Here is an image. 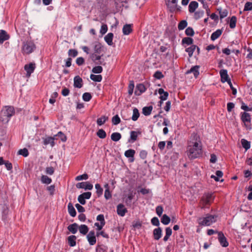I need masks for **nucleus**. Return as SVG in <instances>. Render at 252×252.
I'll return each mask as SVG.
<instances>
[{
  "instance_id": "680f3d73",
  "label": "nucleus",
  "mask_w": 252,
  "mask_h": 252,
  "mask_svg": "<svg viewBox=\"0 0 252 252\" xmlns=\"http://www.w3.org/2000/svg\"><path fill=\"white\" fill-rule=\"evenodd\" d=\"M235 108V104L233 102H228L227 104V110L228 113L232 112V110Z\"/></svg>"
},
{
  "instance_id": "bf43d9fd",
  "label": "nucleus",
  "mask_w": 252,
  "mask_h": 252,
  "mask_svg": "<svg viewBox=\"0 0 252 252\" xmlns=\"http://www.w3.org/2000/svg\"><path fill=\"white\" fill-rule=\"evenodd\" d=\"M58 96V94L57 92L53 93L51 96V98L49 99V103L53 104L56 102V98Z\"/></svg>"
},
{
  "instance_id": "ddd939ff",
  "label": "nucleus",
  "mask_w": 252,
  "mask_h": 252,
  "mask_svg": "<svg viewBox=\"0 0 252 252\" xmlns=\"http://www.w3.org/2000/svg\"><path fill=\"white\" fill-rule=\"evenodd\" d=\"M157 92L160 95L159 98L161 101L165 100L167 99L169 95V94L167 92H165L162 88H159L158 91L156 90L155 92V95L157 94Z\"/></svg>"
},
{
  "instance_id": "e433bc0d",
  "label": "nucleus",
  "mask_w": 252,
  "mask_h": 252,
  "mask_svg": "<svg viewBox=\"0 0 252 252\" xmlns=\"http://www.w3.org/2000/svg\"><path fill=\"white\" fill-rule=\"evenodd\" d=\"M193 39L189 37H184L183 38L182 43L183 44H187V45H193Z\"/></svg>"
},
{
  "instance_id": "603ef678",
  "label": "nucleus",
  "mask_w": 252,
  "mask_h": 252,
  "mask_svg": "<svg viewBox=\"0 0 252 252\" xmlns=\"http://www.w3.org/2000/svg\"><path fill=\"white\" fill-rule=\"evenodd\" d=\"M18 153L19 155H22L24 157H27L29 155V153L28 149L25 148L19 150L18 152Z\"/></svg>"
},
{
  "instance_id": "c85d7f7f",
  "label": "nucleus",
  "mask_w": 252,
  "mask_h": 252,
  "mask_svg": "<svg viewBox=\"0 0 252 252\" xmlns=\"http://www.w3.org/2000/svg\"><path fill=\"white\" fill-rule=\"evenodd\" d=\"M222 30L220 29H218L216 30L215 32L212 33L211 36V39L213 41L215 40L217 38H218L220 35L222 33Z\"/></svg>"
},
{
  "instance_id": "39448f33",
  "label": "nucleus",
  "mask_w": 252,
  "mask_h": 252,
  "mask_svg": "<svg viewBox=\"0 0 252 252\" xmlns=\"http://www.w3.org/2000/svg\"><path fill=\"white\" fill-rule=\"evenodd\" d=\"M35 48V46L32 42L27 41L24 44L22 51L24 54H30L33 51Z\"/></svg>"
},
{
  "instance_id": "09e8293b",
  "label": "nucleus",
  "mask_w": 252,
  "mask_h": 252,
  "mask_svg": "<svg viewBox=\"0 0 252 252\" xmlns=\"http://www.w3.org/2000/svg\"><path fill=\"white\" fill-rule=\"evenodd\" d=\"M107 247L103 246V245H97L96 247V252H107Z\"/></svg>"
},
{
  "instance_id": "20e7f679",
  "label": "nucleus",
  "mask_w": 252,
  "mask_h": 252,
  "mask_svg": "<svg viewBox=\"0 0 252 252\" xmlns=\"http://www.w3.org/2000/svg\"><path fill=\"white\" fill-rule=\"evenodd\" d=\"M215 196L212 192L204 193L201 199L204 206L210 205L214 201Z\"/></svg>"
},
{
  "instance_id": "4d7b16f0",
  "label": "nucleus",
  "mask_w": 252,
  "mask_h": 252,
  "mask_svg": "<svg viewBox=\"0 0 252 252\" xmlns=\"http://www.w3.org/2000/svg\"><path fill=\"white\" fill-rule=\"evenodd\" d=\"M185 33L188 36H192L194 34V32L191 27H189L186 29Z\"/></svg>"
},
{
  "instance_id": "a18cd8bd",
  "label": "nucleus",
  "mask_w": 252,
  "mask_h": 252,
  "mask_svg": "<svg viewBox=\"0 0 252 252\" xmlns=\"http://www.w3.org/2000/svg\"><path fill=\"white\" fill-rule=\"evenodd\" d=\"M78 52L76 49H70L68 51V55L70 58H75L78 55Z\"/></svg>"
},
{
  "instance_id": "79ce46f5",
  "label": "nucleus",
  "mask_w": 252,
  "mask_h": 252,
  "mask_svg": "<svg viewBox=\"0 0 252 252\" xmlns=\"http://www.w3.org/2000/svg\"><path fill=\"white\" fill-rule=\"evenodd\" d=\"M94 53L100 54L102 50L101 44L99 42L96 43L94 47Z\"/></svg>"
},
{
  "instance_id": "4c0bfd02",
  "label": "nucleus",
  "mask_w": 252,
  "mask_h": 252,
  "mask_svg": "<svg viewBox=\"0 0 252 252\" xmlns=\"http://www.w3.org/2000/svg\"><path fill=\"white\" fill-rule=\"evenodd\" d=\"M95 188L96 189V193L98 197L101 196L103 194V189L99 184L95 185Z\"/></svg>"
},
{
  "instance_id": "c756f323",
  "label": "nucleus",
  "mask_w": 252,
  "mask_h": 252,
  "mask_svg": "<svg viewBox=\"0 0 252 252\" xmlns=\"http://www.w3.org/2000/svg\"><path fill=\"white\" fill-rule=\"evenodd\" d=\"M153 109L152 105L144 107L142 109V113L145 116H149L151 114Z\"/></svg>"
},
{
  "instance_id": "0e129e2a",
  "label": "nucleus",
  "mask_w": 252,
  "mask_h": 252,
  "mask_svg": "<svg viewBox=\"0 0 252 252\" xmlns=\"http://www.w3.org/2000/svg\"><path fill=\"white\" fill-rule=\"evenodd\" d=\"M153 76L157 79H161V78L164 77V76L162 74V72L158 70L155 72Z\"/></svg>"
},
{
  "instance_id": "338daca9",
  "label": "nucleus",
  "mask_w": 252,
  "mask_h": 252,
  "mask_svg": "<svg viewBox=\"0 0 252 252\" xmlns=\"http://www.w3.org/2000/svg\"><path fill=\"white\" fill-rule=\"evenodd\" d=\"M96 220L99 221L100 223H101V224H105V221L103 214L98 215L96 217Z\"/></svg>"
},
{
  "instance_id": "cd10ccee",
  "label": "nucleus",
  "mask_w": 252,
  "mask_h": 252,
  "mask_svg": "<svg viewBox=\"0 0 252 252\" xmlns=\"http://www.w3.org/2000/svg\"><path fill=\"white\" fill-rule=\"evenodd\" d=\"M76 236L75 235H70L68 237L67 240L69 245L70 247H74L76 245Z\"/></svg>"
},
{
  "instance_id": "9d476101",
  "label": "nucleus",
  "mask_w": 252,
  "mask_h": 252,
  "mask_svg": "<svg viewBox=\"0 0 252 252\" xmlns=\"http://www.w3.org/2000/svg\"><path fill=\"white\" fill-rule=\"evenodd\" d=\"M87 239L89 244L91 246L94 245L96 243V239L94 230H91L88 233L87 235Z\"/></svg>"
},
{
  "instance_id": "473e14b6",
  "label": "nucleus",
  "mask_w": 252,
  "mask_h": 252,
  "mask_svg": "<svg viewBox=\"0 0 252 252\" xmlns=\"http://www.w3.org/2000/svg\"><path fill=\"white\" fill-rule=\"evenodd\" d=\"M122 138V135L119 132H113L111 135V138L112 141L117 142Z\"/></svg>"
},
{
  "instance_id": "5fc2aeb1",
  "label": "nucleus",
  "mask_w": 252,
  "mask_h": 252,
  "mask_svg": "<svg viewBox=\"0 0 252 252\" xmlns=\"http://www.w3.org/2000/svg\"><path fill=\"white\" fill-rule=\"evenodd\" d=\"M55 137H59L63 142H65L67 140L66 136L62 131H59L58 133L54 135Z\"/></svg>"
},
{
  "instance_id": "c9c22d12",
  "label": "nucleus",
  "mask_w": 252,
  "mask_h": 252,
  "mask_svg": "<svg viewBox=\"0 0 252 252\" xmlns=\"http://www.w3.org/2000/svg\"><path fill=\"white\" fill-rule=\"evenodd\" d=\"M108 119V117L106 116H102L100 118H98L96 121V123L98 126H102L103 125Z\"/></svg>"
},
{
  "instance_id": "bb28decb",
  "label": "nucleus",
  "mask_w": 252,
  "mask_h": 252,
  "mask_svg": "<svg viewBox=\"0 0 252 252\" xmlns=\"http://www.w3.org/2000/svg\"><path fill=\"white\" fill-rule=\"evenodd\" d=\"M78 229L80 233L83 235H86L89 231V227L86 224H81L78 226Z\"/></svg>"
},
{
  "instance_id": "ea45409f",
  "label": "nucleus",
  "mask_w": 252,
  "mask_h": 252,
  "mask_svg": "<svg viewBox=\"0 0 252 252\" xmlns=\"http://www.w3.org/2000/svg\"><path fill=\"white\" fill-rule=\"evenodd\" d=\"M170 218L166 214H164L161 218V222L164 225L168 224L170 222Z\"/></svg>"
},
{
  "instance_id": "0eeeda50",
  "label": "nucleus",
  "mask_w": 252,
  "mask_h": 252,
  "mask_svg": "<svg viewBox=\"0 0 252 252\" xmlns=\"http://www.w3.org/2000/svg\"><path fill=\"white\" fill-rule=\"evenodd\" d=\"M57 139L54 136H45L42 138V143L44 145L47 146L50 144L51 147H53L55 145V140Z\"/></svg>"
},
{
  "instance_id": "aec40b11",
  "label": "nucleus",
  "mask_w": 252,
  "mask_h": 252,
  "mask_svg": "<svg viewBox=\"0 0 252 252\" xmlns=\"http://www.w3.org/2000/svg\"><path fill=\"white\" fill-rule=\"evenodd\" d=\"M9 35L4 30H0V44H2L4 41L9 38Z\"/></svg>"
},
{
  "instance_id": "2f4dec72",
  "label": "nucleus",
  "mask_w": 252,
  "mask_h": 252,
  "mask_svg": "<svg viewBox=\"0 0 252 252\" xmlns=\"http://www.w3.org/2000/svg\"><path fill=\"white\" fill-rule=\"evenodd\" d=\"M197 46L195 45H191L190 47L187 48L185 51L188 53L189 57L192 56L193 53L194 52Z\"/></svg>"
},
{
  "instance_id": "423d86ee",
  "label": "nucleus",
  "mask_w": 252,
  "mask_h": 252,
  "mask_svg": "<svg viewBox=\"0 0 252 252\" xmlns=\"http://www.w3.org/2000/svg\"><path fill=\"white\" fill-rule=\"evenodd\" d=\"M35 67V64L33 63H31L29 64H26L25 65L24 69L26 71V76L27 77L31 76L32 73L34 72Z\"/></svg>"
},
{
  "instance_id": "69168bd1",
  "label": "nucleus",
  "mask_w": 252,
  "mask_h": 252,
  "mask_svg": "<svg viewBox=\"0 0 252 252\" xmlns=\"http://www.w3.org/2000/svg\"><path fill=\"white\" fill-rule=\"evenodd\" d=\"M46 189L50 192V194L53 195L55 191V186L53 185L50 186H48Z\"/></svg>"
},
{
  "instance_id": "3c124183",
  "label": "nucleus",
  "mask_w": 252,
  "mask_h": 252,
  "mask_svg": "<svg viewBox=\"0 0 252 252\" xmlns=\"http://www.w3.org/2000/svg\"><path fill=\"white\" fill-rule=\"evenodd\" d=\"M204 14V12L203 10H198L194 12V18L195 20H198L199 18L203 17Z\"/></svg>"
},
{
  "instance_id": "4468645a",
  "label": "nucleus",
  "mask_w": 252,
  "mask_h": 252,
  "mask_svg": "<svg viewBox=\"0 0 252 252\" xmlns=\"http://www.w3.org/2000/svg\"><path fill=\"white\" fill-rule=\"evenodd\" d=\"M135 154V151L133 149H129L125 151V156L126 157L128 158L129 162H132L134 160V155Z\"/></svg>"
},
{
  "instance_id": "6ab92c4d",
  "label": "nucleus",
  "mask_w": 252,
  "mask_h": 252,
  "mask_svg": "<svg viewBox=\"0 0 252 252\" xmlns=\"http://www.w3.org/2000/svg\"><path fill=\"white\" fill-rule=\"evenodd\" d=\"M138 134H140V132L136 131H131L130 132V137L128 139V142L132 143L136 141Z\"/></svg>"
},
{
  "instance_id": "a211bd4d",
  "label": "nucleus",
  "mask_w": 252,
  "mask_h": 252,
  "mask_svg": "<svg viewBox=\"0 0 252 252\" xmlns=\"http://www.w3.org/2000/svg\"><path fill=\"white\" fill-rule=\"evenodd\" d=\"M199 65L193 66L191 67V68L189 70H188L187 71L186 74H189L192 73L194 75V77L196 78L199 74Z\"/></svg>"
},
{
  "instance_id": "9b49d317",
  "label": "nucleus",
  "mask_w": 252,
  "mask_h": 252,
  "mask_svg": "<svg viewBox=\"0 0 252 252\" xmlns=\"http://www.w3.org/2000/svg\"><path fill=\"white\" fill-rule=\"evenodd\" d=\"M78 189H84L85 190H92L93 185L89 182L78 183L76 185Z\"/></svg>"
},
{
  "instance_id": "dca6fc26",
  "label": "nucleus",
  "mask_w": 252,
  "mask_h": 252,
  "mask_svg": "<svg viewBox=\"0 0 252 252\" xmlns=\"http://www.w3.org/2000/svg\"><path fill=\"white\" fill-rule=\"evenodd\" d=\"M74 84L73 86L75 88H81L82 87L83 83V80L81 77L79 75L75 76L74 77Z\"/></svg>"
},
{
  "instance_id": "f704fd0d",
  "label": "nucleus",
  "mask_w": 252,
  "mask_h": 252,
  "mask_svg": "<svg viewBox=\"0 0 252 252\" xmlns=\"http://www.w3.org/2000/svg\"><path fill=\"white\" fill-rule=\"evenodd\" d=\"M241 143L242 147L245 149L246 151H247L251 147V142L247 141L245 139H242L241 140Z\"/></svg>"
},
{
  "instance_id": "052dcab7",
  "label": "nucleus",
  "mask_w": 252,
  "mask_h": 252,
  "mask_svg": "<svg viewBox=\"0 0 252 252\" xmlns=\"http://www.w3.org/2000/svg\"><path fill=\"white\" fill-rule=\"evenodd\" d=\"M89 178V176L87 174L84 173L82 175L77 176L75 178L76 181H81L83 180H87Z\"/></svg>"
},
{
  "instance_id": "6e6d98bb",
  "label": "nucleus",
  "mask_w": 252,
  "mask_h": 252,
  "mask_svg": "<svg viewBox=\"0 0 252 252\" xmlns=\"http://www.w3.org/2000/svg\"><path fill=\"white\" fill-rule=\"evenodd\" d=\"M121 122V119L118 115H116L112 118V123L113 125H117Z\"/></svg>"
},
{
  "instance_id": "a878e982",
  "label": "nucleus",
  "mask_w": 252,
  "mask_h": 252,
  "mask_svg": "<svg viewBox=\"0 0 252 252\" xmlns=\"http://www.w3.org/2000/svg\"><path fill=\"white\" fill-rule=\"evenodd\" d=\"M67 229L70 232L74 234L77 232L78 229V225L76 223H73L68 225Z\"/></svg>"
},
{
  "instance_id": "864d4df0",
  "label": "nucleus",
  "mask_w": 252,
  "mask_h": 252,
  "mask_svg": "<svg viewBox=\"0 0 252 252\" xmlns=\"http://www.w3.org/2000/svg\"><path fill=\"white\" fill-rule=\"evenodd\" d=\"M92 98V96L90 93H85L83 94L82 98L85 101H89Z\"/></svg>"
},
{
  "instance_id": "49530a36",
  "label": "nucleus",
  "mask_w": 252,
  "mask_h": 252,
  "mask_svg": "<svg viewBox=\"0 0 252 252\" xmlns=\"http://www.w3.org/2000/svg\"><path fill=\"white\" fill-rule=\"evenodd\" d=\"M102 71V67L99 65L94 67L92 70V72L95 74L100 73Z\"/></svg>"
},
{
  "instance_id": "2eb2a0df",
  "label": "nucleus",
  "mask_w": 252,
  "mask_h": 252,
  "mask_svg": "<svg viewBox=\"0 0 252 252\" xmlns=\"http://www.w3.org/2000/svg\"><path fill=\"white\" fill-rule=\"evenodd\" d=\"M127 212V209L123 204H119L117 206V214L121 216L124 217L126 213Z\"/></svg>"
},
{
  "instance_id": "f3484780",
  "label": "nucleus",
  "mask_w": 252,
  "mask_h": 252,
  "mask_svg": "<svg viewBox=\"0 0 252 252\" xmlns=\"http://www.w3.org/2000/svg\"><path fill=\"white\" fill-rule=\"evenodd\" d=\"M162 229L160 227L155 228L153 230V237L155 240H158L162 236Z\"/></svg>"
},
{
  "instance_id": "f257e3e1",
  "label": "nucleus",
  "mask_w": 252,
  "mask_h": 252,
  "mask_svg": "<svg viewBox=\"0 0 252 252\" xmlns=\"http://www.w3.org/2000/svg\"><path fill=\"white\" fill-rule=\"evenodd\" d=\"M187 149V155L190 159H194L202 156V142L197 133L193 132L191 134L188 141Z\"/></svg>"
},
{
  "instance_id": "7c9ffc66",
  "label": "nucleus",
  "mask_w": 252,
  "mask_h": 252,
  "mask_svg": "<svg viewBox=\"0 0 252 252\" xmlns=\"http://www.w3.org/2000/svg\"><path fill=\"white\" fill-rule=\"evenodd\" d=\"M241 119L245 125H246V123H250L251 121L250 115L247 112H244L242 115Z\"/></svg>"
},
{
  "instance_id": "a19ab883",
  "label": "nucleus",
  "mask_w": 252,
  "mask_h": 252,
  "mask_svg": "<svg viewBox=\"0 0 252 252\" xmlns=\"http://www.w3.org/2000/svg\"><path fill=\"white\" fill-rule=\"evenodd\" d=\"M140 114L139 113L138 110L136 108H134L133 109V114L131 117V119L133 121H136L138 120Z\"/></svg>"
},
{
  "instance_id": "b1692460",
  "label": "nucleus",
  "mask_w": 252,
  "mask_h": 252,
  "mask_svg": "<svg viewBox=\"0 0 252 252\" xmlns=\"http://www.w3.org/2000/svg\"><path fill=\"white\" fill-rule=\"evenodd\" d=\"M67 209H68V213L71 217H74L76 216V210H75L74 207H73L72 204L71 202H69L68 204Z\"/></svg>"
},
{
  "instance_id": "1a4fd4ad",
  "label": "nucleus",
  "mask_w": 252,
  "mask_h": 252,
  "mask_svg": "<svg viewBox=\"0 0 252 252\" xmlns=\"http://www.w3.org/2000/svg\"><path fill=\"white\" fill-rule=\"evenodd\" d=\"M101 56L98 54L93 53L90 54V58L95 64L100 65L103 64V62L100 60Z\"/></svg>"
},
{
  "instance_id": "7ed1b4c3",
  "label": "nucleus",
  "mask_w": 252,
  "mask_h": 252,
  "mask_svg": "<svg viewBox=\"0 0 252 252\" xmlns=\"http://www.w3.org/2000/svg\"><path fill=\"white\" fill-rule=\"evenodd\" d=\"M217 215L207 214L203 218L199 219L198 223L201 226H210L217 221Z\"/></svg>"
},
{
  "instance_id": "393cba45",
  "label": "nucleus",
  "mask_w": 252,
  "mask_h": 252,
  "mask_svg": "<svg viewBox=\"0 0 252 252\" xmlns=\"http://www.w3.org/2000/svg\"><path fill=\"white\" fill-rule=\"evenodd\" d=\"M113 33L109 32L104 37L105 41L108 44V45L110 46L113 45Z\"/></svg>"
},
{
  "instance_id": "f03ea898",
  "label": "nucleus",
  "mask_w": 252,
  "mask_h": 252,
  "mask_svg": "<svg viewBox=\"0 0 252 252\" xmlns=\"http://www.w3.org/2000/svg\"><path fill=\"white\" fill-rule=\"evenodd\" d=\"M15 111L13 106H5L1 109L0 113V121L3 124H7L11 117L15 114Z\"/></svg>"
},
{
  "instance_id": "4be33fe9",
  "label": "nucleus",
  "mask_w": 252,
  "mask_h": 252,
  "mask_svg": "<svg viewBox=\"0 0 252 252\" xmlns=\"http://www.w3.org/2000/svg\"><path fill=\"white\" fill-rule=\"evenodd\" d=\"M123 33L124 35H129L132 31L131 25L126 24L123 28Z\"/></svg>"
},
{
  "instance_id": "f8f14e48",
  "label": "nucleus",
  "mask_w": 252,
  "mask_h": 252,
  "mask_svg": "<svg viewBox=\"0 0 252 252\" xmlns=\"http://www.w3.org/2000/svg\"><path fill=\"white\" fill-rule=\"evenodd\" d=\"M218 240L220 245L223 247H226L228 245V243L223 233L220 231L218 232Z\"/></svg>"
},
{
  "instance_id": "13d9d810",
  "label": "nucleus",
  "mask_w": 252,
  "mask_h": 252,
  "mask_svg": "<svg viewBox=\"0 0 252 252\" xmlns=\"http://www.w3.org/2000/svg\"><path fill=\"white\" fill-rule=\"evenodd\" d=\"M236 17L235 16H233L232 17L230 20L229 23V27L231 29H233L236 26Z\"/></svg>"
},
{
  "instance_id": "8fccbe9b",
  "label": "nucleus",
  "mask_w": 252,
  "mask_h": 252,
  "mask_svg": "<svg viewBox=\"0 0 252 252\" xmlns=\"http://www.w3.org/2000/svg\"><path fill=\"white\" fill-rule=\"evenodd\" d=\"M217 10L219 11L220 19H222L227 16L228 12L226 10H221V8H218Z\"/></svg>"
},
{
  "instance_id": "5701e85b",
  "label": "nucleus",
  "mask_w": 252,
  "mask_h": 252,
  "mask_svg": "<svg viewBox=\"0 0 252 252\" xmlns=\"http://www.w3.org/2000/svg\"><path fill=\"white\" fill-rule=\"evenodd\" d=\"M198 6V3L196 1H192L189 5V11L190 13L195 12V10Z\"/></svg>"
},
{
  "instance_id": "c03bdc74",
  "label": "nucleus",
  "mask_w": 252,
  "mask_h": 252,
  "mask_svg": "<svg viewBox=\"0 0 252 252\" xmlns=\"http://www.w3.org/2000/svg\"><path fill=\"white\" fill-rule=\"evenodd\" d=\"M134 88V83L133 81H130L128 86V94L129 95L131 96L133 93V89Z\"/></svg>"
},
{
  "instance_id": "72a5a7b5",
  "label": "nucleus",
  "mask_w": 252,
  "mask_h": 252,
  "mask_svg": "<svg viewBox=\"0 0 252 252\" xmlns=\"http://www.w3.org/2000/svg\"><path fill=\"white\" fill-rule=\"evenodd\" d=\"M41 182L42 184L48 185L52 183V180L46 175H42L41 176Z\"/></svg>"
},
{
  "instance_id": "412c9836",
  "label": "nucleus",
  "mask_w": 252,
  "mask_h": 252,
  "mask_svg": "<svg viewBox=\"0 0 252 252\" xmlns=\"http://www.w3.org/2000/svg\"><path fill=\"white\" fill-rule=\"evenodd\" d=\"M221 81L222 82L224 83L228 81L230 79L228 77L227 74V71L225 69H221L220 72Z\"/></svg>"
},
{
  "instance_id": "58836bf2",
  "label": "nucleus",
  "mask_w": 252,
  "mask_h": 252,
  "mask_svg": "<svg viewBox=\"0 0 252 252\" xmlns=\"http://www.w3.org/2000/svg\"><path fill=\"white\" fill-rule=\"evenodd\" d=\"M90 78L94 82H100L102 81V77L101 75H94L92 74L90 75Z\"/></svg>"
},
{
  "instance_id": "6e6552de",
  "label": "nucleus",
  "mask_w": 252,
  "mask_h": 252,
  "mask_svg": "<svg viewBox=\"0 0 252 252\" xmlns=\"http://www.w3.org/2000/svg\"><path fill=\"white\" fill-rule=\"evenodd\" d=\"M146 90L147 88L143 83L137 84L136 86L134 94L136 96H139L144 93Z\"/></svg>"
},
{
  "instance_id": "37998d69",
  "label": "nucleus",
  "mask_w": 252,
  "mask_h": 252,
  "mask_svg": "<svg viewBox=\"0 0 252 252\" xmlns=\"http://www.w3.org/2000/svg\"><path fill=\"white\" fill-rule=\"evenodd\" d=\"M96 135L100 139H104L106 137V133L103 129H99L96 132Z\"/></svg>"
},
{
  "instance_id": "de8ad7c7",
  "label": "nucleus",
  "mask_w": 252,
  "mask_h": 252,
  "mask_svg": "<svg viewBox=\"0 0 252 252\" xmlns=\"http://www.w3.org/2000/svg\"><path fill=\"white\" fill-rule=\"evenodd\" d=\"M188 25V23L186 20H182L178 24V28L179 31L184 30Z\"/></svg>"
},
{
  "instance_id": "e2e57ef3",
  "label": "nucleus",
  "mask_w": 252,
  "mask_h": 252,
  "mask_svg": "<svg viewBox=\"0 0 252 252\" xmlns=\"http://www.w3.org/2000/svg\"><path fill=\"white\" fill-rule=\"evenodd\" d=\"M151 223L153 225L156 226L158 227L159 224H160L159 220L156 217H155L151 219Z\"/></svg>"
},
{
  "instance_id": "774afa93",
  "label": "nucleus",
  "mask_w": 252,
  "mask_h": 252,
  "mask_svg": "<svg viewBox=\"0 0 252 252\" xmlns=\"http://www.w3.org/2000/svg\"><path fill=\"white\" fill-rule=\"evenodd\" d=\"M163 211V207L161 205L158 206L156 208V213L159 217L161 216Z\"/></svg>"
}]
</instances>
